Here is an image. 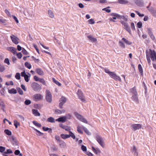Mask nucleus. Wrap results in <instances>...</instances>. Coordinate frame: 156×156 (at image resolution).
Here are the masks:
<instances>
[{
  "instance_id": "nucleus-9",
  "label": "nucleus",
  "mask_w": 156,
  "mask_h": 156,
  "mask_svg": "<svg viewBox=\"0 0 156 156\" xmlns=\"http://www.w3.org/2000/svg\"><path fill=\"white\" fill-rule=\"evenodd\" d=\"M142 126V125L140 124H133L131 126L132 129L134 131L141 129Z\"/></svg>"
},
{
  "instance_id": "nucleus-47",
  "label": "nucleus",
  "mask_w": 156,
  "mask_h": 156,
  "mask_svg": "<svg viewBox=\"0 0 156 156\" xmlns=\"http://www.w3.org/2000/svg\"><path fill=\"white\" fill-rule=\"evenodd\" d=\"M39 82L42 83L43 85H46L45 81L43 78H40L39 80Z\"/></svg>"
},
{
  "instance_id": "nucleus-8",
  "label": "nucleus",
  "mask_w": 156,
  "mask_h": 156,
  "mask_svg": "<svg viewBox=\"0 0 156 156\" xmlns=\"http://www.w3.org/2000/svg\"><path fill=\"white\" fill-rule=\"evenodd\" d=\"M43 98V96L40 94H37L33 96V99L35 101L41 100Z\"/></svg>"
},
{
  "instance_id": "nucleus-39",
  "label": "nucleus",
  "mask_w": 156,
  "mask_h": 156,
  "mask_svg": "<svg viewBox=\"0 0 156 156\" xmlns=\"http://www.w3.org/2000/svg\"><path fill=\"white\" fill-rule=\"evenodd\" d=\"M138 68L141 74L142 75L143 74V70L142 67L141 65L139 64L138 66Z\"/></svg>"
},
{
  "instance_id": "nucleus-14",
  "label": "nucleus",
  "mask_w": 156,
  "mask_h": 156,
  "mask_svg": "<svg viewBox=\"0 0 156 156\" xmlns=\"http://www.w3.org/2000/svg\"><path fill=\"white\" fill-rule=\"evenodd\" d=\"M59 126L62 129H65L67 131H69L71 130L70 127L66 126H64L62 124H59Z\"/></svg>"
},
{
  "instance_id": "nucleus-50",
  "label": "nucleus",
  "mask_w": 156,
  "mask_h": 156,
  "mask_svg": "<svg viewBox=\"0 0 156 156\" xmlns=\"http://www.w3.org/2000/svg\"><path fill=\"white\" fill-rule=\"evenodd\" d=\"M17 90L20 94L23 95V91L20 87L17 88Z\"/></svg>"
},
{
  "instance_id": "nucleus-31",
  "label": "nucleus",
  "mask_w": 156,
  "mask_h": 156,
  "mask_svg": "<svg viewBox=\"0 0 156 156\" xmlns=\"http://www.w3.org/2000/svg\"><path fill=\"white\" fill-rule=\"evenodd\" d=\"M48 14L49 16L51 18H53L54 17V15L53 12L51 10H48Z\"/></svg>"
},
{
  "instance_id": "nucleus-17",
  "label": "nucleus",
  "mask_w": 156,
  "mask_h": 156,
  "mask_svg": "<svg viewBox=\"0 0 156 156\" xmlns=\"http://www.w3.org/2000/svg\"><path fill=\"white\" fill-rule=\"evenodd\" d=\"M135 3L139 6L142 7L143 6L144 2L142 0H134Z\"/></svg>"
},
{
  "instance_id": "nucleus-53",
  "label": "nucleus",
  "mask_w": 156,
  "mask_h": 156,
  "mask_svg": "<svg viewBox=\"0 0 156 156\" xmlns=\"http://www.w3.org/2000/svg\"><path fill=\"white\" fill-rule=\"evenodd\" d=\"M5 68L4 66L0 64V71L1 72H3L5 70Z\"/></svg>"
},
{
  "instance_id": "nucleus-1",
  "label": "nucleus",
  "mask_w": 156,
  "mask_h": 156,
  "mask_svg": "<svg viewBox=\"0 0 156 156\" xmlns=\"http://www.w3.org/2000/svg\"><path fill=\"white\" fill-rule=\"evenodd\" d=\"M104 70L106 73L109 74L112 78L116 80H119L120 82L121 81L120 77L117 75L115 72H110L108 69L106 68L104 69Z\"/></svg>"
},
{
  "instance_id": "nucleus-28",
  "label": "nucleus",
  "mask_w": 156,
  "mask_h": 156,
  "mask_svg": "<svg viewBox=\"0 0 156 156\" xmlns=\"http://www.w3.org/2000/svg\"><path fill=\"white\" fill-rule=\"evenodd\" d=\"M8 92L11 94H16L17 93V91L15 89L12 88L8 90Z\"/></svg>"
},
{
  "instance_id": "nucleus-62",
  "label": "nucleus",
  "mask_w": 156,
  "mask_h": 156,
  "mask_svg": "<svg viewBox=\"0 0 156 156\" xmlns=\"http://www.w3.org/2000/svg\"><path fill=\"white\" fill-rule=\"evenodd\" d=\"M135 12L140 17L144 16V14H140L138 11H135Z\"/></svg>"
},
{
  "instance_id": "nucleus-49",
  "label": "nucleus",
  "mask_w": 156,
  "mask_h": 156,
  "mask_svg": "<svg viewBox=\"0 0 156 156\" xmlns=\"http://www.w3.org/2000/svg\"><path fill=\"white\" fill-rule=\"evenodd\" d=\"M33 124L35 126H37L38 127H40L41 126V124L38 123V122H36L35 121H33Z\"/></svg>"
},
{
  "instance_id": "nucleus-30",
  "label": "nucleus",
  "mask_w": 156,
  "mask_h": 156,
  "mask_svg": "<svg viewBox=\"0 0 156 156\" xmlns=\"http://www.w3.org/2000/svg\"><path fill=\"white\" fill-rule=\"evenodd\" d=\"M130 92L132 93L133 95L137 94L135 87H133L130 90Z\"/></svg>"
},
{
  "instance_id": "nucleus-63",
  "label": "nucleus",
  "mask_w": 156,
  "mask_h": 156,
  "mask_svg": "<svg viewBox=\"0 0 156 156\" xmlns=\"http://www.w3.org/2000/svg\"><path fill=\"white\" fill-rule=\"evenodd\" d=\"M5 63L7 64L8 65H10L9 60L8 58H6L4 61Z\"/></svg>"
},
{
  "instance_id": "nucleus-64",
  "label": "nucleus",
  "mask_w": 156,
  "mask_h": 156,
  "mask_svg": "<svg viewBox=\"0 0 156 156\" xmlns=\"http://www.w3.org/2000/svg\"><path fill=\"white\" fill-rule=\"evenodd\" d=\"M51 149L53 151H57V148L54 145H53L52 147H51Z\"/></svg>"
},
{
  "instance_id": "nucleus-15",
  "label": "nucleus",
  "mask_w": 156,
  "mask_h": 156,
  "mask_svg": "<svg viewBox=\"0 0 156 156\" xmlns=\"http://www.w3.org/2000/svg\"><path fill=\"white\" fill-rule=\"evenodd\" d=\"M137 149L136 148L135 146L133 147V148L131 150V151L133 153V154L134 156H138V153L137 152Z\"/></svg>"
},
{
  "instance_id": "nucleus-3",
  "label": "nucleus",
  "mask_w": 156,
  "mask_h": 156,
  "mask_svg": "<svg viewBox=\"0 0 156 156\" xmlns=\"http://www.w3.org/2000/svg\"><path fill=\"white\" fill-rule=\"evenodd\" d=\"M46 100L47 102L49 103H51L52 101V95L48 90H46Z\"/></svg>"
},
{
  "instance_id": "nucleus-56",
  "label": "nucleus",
  "mask_w": 156,
  "mask_h": 156,
  "mask_svg": "<svg viewBox=\"0 0 156 156\" xmlns=\"http://www.w3.org/2000/svg\"><path fill=\"white\" fill-rule=\"evenodd\" d=\"M77 130L78 132L82 134L83 133V132L82 130L81 129V127L80 126H77Z\"/></svg>"
},
{
  "instance_id": "nucleus-55",
  "label": "nucleus",
  "mask_w": 156,
  "mask_h": 156,
  "mask_svg": "<svg viewBox=\"0 0 156 156\" xmlns=\"http://www.w3.org/2000/svg\"><path fill=\"white\" fill-rule=\"evenodd\" d=\"M142 23L141 22H138L137 24V27L139 28H140L142 27Z\"/></svg>"
},
{
  "instance_id": "nucleus-7",
  "label": "nucleus",
  "mask_w": 156,
  "mask_h": 156,
  "mask_svg": "<svg viewBox=\"0 0 156 156\" xmlns=\"http://www.w3.org/2000/svg\"><path fill=\"white\" fill-rule=\"evenodd\" d=\"M96 139L97 141L102 147H104L105 144L103 139L101 136L99 135H97L96 136Z\"/></svg>"
},
{
  "instance_id": "nucleus-52",
  "label": "nucleus",
  "mask_w": 156,
  "mask_h": 156,
  "mask_svg": "<svg viewBox=\"0 0 156 156\" xmlns=\"http://www.w3.org/2000/svg\"><path fill=\"white\" fill-rule=\"evenodd\" d=\"M88 23L90 24H94L95 23V22L93 19H90V20H89L88 21Z\"/></svg>"
},
{
  "instance_id": "nucleus-44",
  "label": "nucleus",
  "mask_w": 156,
  "mask_h": 156,
  "mask_svg": "<svg viewBox=\"0 0 156 156\" xmlns=\"http://www.w3.org/2000/svg\"><path fill=\"white\" fill-rule=\"evenodd\" d=\"M53 81L56 84L58 85L59 86H60L61 85V84L59 82L56 80L54 78H52Z\"/></svg>"
},
{
  "instance_id": "nucleus-4",
  "label": "nucleus",
  "mask_w": 156,
  "mask_h": 156,
  "mask_svg": "<svg viewBox=\"0 0 156 156\" xmlns=\"http://www.w3.org/2000/svg\"><path fill=\"white\" fill-rule=\"evenodd\" d=\"M74 114L76 117L80 121L86 123H88L87 121L81 115L78 113L77 112H74Z\"/></svg>"
},
{
  "instance_id": "nucleus-22",
  "label": "nucleus",
  "mask_w": 156,
  "mask_h": 156,
  "mask_svg": "<svg viewBox=\"0 0 156 156\" xmlns=\"http://www.w3.org/2000/svg\"><path fill=\"white\" fill-rule=\"evenodd\" d=\"M87 37H88V39L92 42H96L97 41V39L96 38L94 37L91 36H88Z\"/></svg>"
},
{
  "instance_id": "nucleus-46",
  "label": "nucleus",
  "mask_w": 156,
  "mask_h": 156,
  "mask_svg": "<svg viewBox=\"0 0 156 156\" xmlns=\"http://www.w3.org/2000/svg\"><path fill=\"white\" fill-rule=\"evenodd\" d=\"M33 129L36 131L38 133H37V135L39 136H42L43 135V133L41 132L40 131H39V130H37V129H35V128H33Z\"/></svg>"
},
{
  "instance_id": "nucleus-45",
  "label": "nucleus",
  "mask_w": 156,
  "mask_h": 156,
  "mask_svg": "<svg viewBox=\"0 0 156 156\" xmlns=\"http://www.w3.org/2000/svg\"><path fill=\"white\" fill-rule=\"evenodd\" d=\"M118 2L121 4H124L128 3V2L125 0H119Z\"/></svg>"
},
{
  "instance_id": "nucleus-61",
  "label": "nucleus",
  "mask_w": 156,
  "mask_h": 156,
  "mask_svg": "<svg viewBox=\"0 0 156 156\" xmlns=\"http://www.w3.org/2000/svg\"><path fill=\"white\" fill-rule=\"evenodd\" d=\"M16 55L18 58L20 59L22 57V55L21 52H19L16 54Z\"/></svg>"
},
{
  "instance_id": "nucleus-38",
  "label": "nucleus",
  "mask_w": 156,
  "mask_h": 156,
  "mask_svg": "<svg viewBox=\"0 0 156 156\" xmlns=\"http://www.w3.org/2000/svg\"><path fill=\"white\" fill-rule=\"evenodd\" d=\"M25 66L28 69H30L31 68V64L28 62H26L25 63Z\"/></svg>"
},
{
  "instance_id": "nucleus-54",
  "label": "nucleus",
  "mask_w": 156,
  "mask_h": 156,
  "mask_svg": "<svg viewBox=\"0 0 156 156\" xmlns=\"http://www.w3.org/2000/svg\"><path fill=\"white\" fill-rule=\"evenodd\" d=\"M81 149L84 152L86 151L87 150L86 147L83 145H81Z\"/></svg>"
},
{
  "instance_id": "nucleus-16",
  "label": "nucleus",
  "mask_w": 156,
  "mask_h": 156,
  "mask_svg": "<svg viewBox=\"0 0 156 156\" xmlns=\"http://www.w3.org/2000/svg\"><path fill=\"white\" fill-rule=\"evenodd\" d=\"M7 50L12 53L14 54H15L16 53V49L13 47H8Z\"/></svg>"
},
{
  "instance_id": "nucleus-23",
  "label": "nucleus",
  "mask_w": 156,
  "mask_h": 156,
  "mask_svg": "<svg viewBox=\"0 0 156 156\" xmlns=\"http://www.w3.org/2000/svg\"><path fill=\"white\" fill-rule=\"evenodd\" d=\"M92 151L96 154H97L98 153H100L101 152V151L98 148L96 149L94 147L92 146Z\"/></svg>"
},
{
  "instance_id": "nucleus-2",
  "label": "nucleus",
  "mask_w": 156,
  "mask_h": 156,
  "mask_svg": "<svg viewBox=\"0 0 156 156\" xmlns=\"http://www.w3.org/2000/svg\"><path fill=\"white\" fill-rule=\"evenodd\" d=\"M31 87L32 89L36 92L39 91L41 89V86L36 82L33 83L31 84Z\"/></svg>"
},
{
  "instance_id": "nucleus-24",
  "label": "nucleus",
  "mask_w": 156,
  "mask_h": 156,
  "mask_svg": "<svg viewBox=\"0 0 156 156\" xmlns=\"http://www.w3.org/2000/svg\"><path fill=\"white\" fill-rule=\"evenodd\" d=\"M148 10L154 16L156 17V10L152 8L148 9Z\"/></svg>"
},
{
  "instance_id": "nucleus-33",
  "label": "nucleus",
  "mask_w": 156,
  "mask_h": 156,
  "mask_svg": "<svg viewBox=\"0 0 156 156\" xmlns=\"http://www.w3.org/2000/svg\"><path fill=\"white\" fill-rule=\"evenodd\" d=\"M82 128L83 129L84 131L88 135H91L90 133L89 132V131H88V130L87 129V128L84 127L83 126H82Z\"/></svg>"
},
{
  "instance_id": "nucleus-48",
  "label": "nucleus",
  "mask_w": 156,
  "mask_h": 156,
  "mask_svg": "<svg viewBox=\"0 0 156 156\" xmlns=\"http://www.w3.org/2000/svg\"><path fill=\"white\" fill-rule=\"evenodd\" d=\"M55 112L58 113V114H61L63 113H64L65 112V110H61L59 109H56L55 111Z\"/></svg>"
},
{
  "instance_id": "nucleus-42",
  "label": "nucleus",
  "mask_w": 156,
  "mask_h": 156,
  "mask_svg": "<svg viewBox=\"0 0 156 156\" xmlns=\"http://www.w3.org/2000/svg\"><path fill=\"white\" fill-rule=\"evenodd\" d=\"M14 125L16 128H17L18 127V126L20 125V124L16 120H15L14 121Z\"/></svg>"
},
{
  "instance_id": "nucleus-32",
  "label": "nucleus",
  "mask_w": 156,
  "mask_h": 156,
  "mask_svg": "<svg viewBox=\"0 0 156 156\" xmlns=\"http://www.w3.org/2000/svg\"><path fill=\"white\" fill-rule=\"evenodd\" d=\"M69 132V137H72L73 139H74L76 138L75 136L74 135V134L71 132L70 131V130H69V131H68Z\"/></svg>"
},
{
  "instance_id": "nucleus-41",
  "label": "nucleus",
  "mask_w": 156,
  "mask_h": 156,
  "mask_svg": "<svg viewBox=\"0 0 156 156\" xmlns=\"http://www.w3.org/2000/svg\"><path fill=\"white\" fill-rule=\"evenodd\" d=\"M5 133L7 135L10 136L12 134L11 132L8 129H5L4 130Z\"/></svg>"
},
{
  "instance_id": "nucleus-19",
  "label": "nucleus",
  "mask_w": 156,
  "mask_h": 156,
  "mask_svg": "<svg viewBox=\"0 0 156 156\" xmlns=\"http://www.w3.org/2000/svg\"><path fill=\"white\" fill-rule=\"evenodd\" d=\"M10 140L13 145H17V142L13 136H12L10 137Z\"/></svg>"
},
{
  "instance_id": "nucleus-60",
  "label": "nucleus",
  "mask_w": 156,
  "mask_h": 156,
  "mask_svg": "<svg viewBox=\"0 0 156 156\" xmlns=\"http://www.w3.org/2000/svg\"><path fill=\"white\" fill-rule=\"evenodd\" d=\"M5 147L2 146H0V152L1 153L5 151Z\"/></svg>"
},
{
  "instance_id": "nucleus-18",
  "label": "nucleus",
  "mask_w": 156,
  "mask_h": 156,
  "mask_svg": "<svg viewBox=\"0 0 156 156\" xmlns=\"http://www.w3.org/2000/svg\"><path fill=\"white\" fill-rule=\"evenodd\" d=\"M132 99L135 102L139 103V101L137 94L133 95L132 97Z\"/></svg>"
},
{
  "instance_id": "nucleus-13",
  "label": "nucleus",
  "mask_w": 156,
  "mask_h": 156,
  "mask_svg": "<svg viewBox=\"0 0 156 156\" xmlns=\"http://www.w3.org/2000/svg\"><path fill=\"white\" fill-rule=\"evenodd\" d=\"M147 29L148 31V33L151 38L153 40H155V37L153 34L150 28H147Z\"/></svg>"
},
{
  "instance_id": "nucleus-25",
  "label": "nucleus",
  "mask_w": 156,
  "mask_h": 156,
  "mask_svg": "<svg viewBox=\"0 0 156 156\" xmlns=\"http://www.w3.org/2000/svg\"><path fill=\"white\" fill-rule=\"evenodd\" d=\"M124 28L129 33H130L131 32V30L128 24L127 23L124 26Z\"/></svg>"
},
{
  "instance_id": "nucleus-57",
  "label": "nucleus",
  "mask_w": 156,
  "mask_h": 156,
  "mask_svg": "<svg viewBox=\"0 0 156 156\" xmlns=\"http://www.w3.org/2000/svg\"><path fill=\"white\" fill-rule=\"evenodd\" d=\"M110 8L109 7H108L107 8H104L102 9V10L105 11L109 13L111 12V10L108 9V8Z\"/></svg>"
},
{
  "instance_id": "nucleus-20",
  "label": "nucleus",
  "mask_w": 156,
  "mask_h": 156,
  "mask_svg": "<svg viewBox=\"0 0 156 156\" xmlns=\"http://www.w3.org/2000/svg\"><path fill=\"white\" fill-rule=\"evenodd\" d=\"M35 72L38 75L43 76L44 74V73L43 71L41 69L37 68L36 69Z\"/></svg>"
},
{
  "instance_id": "nucleus-34",
  "label": "nucleus",
  "mask_w": 156,
  "mask_h": 156,
  "mask_svg": "<svg viewBox=\"0 0 156 156\" xmlns=\"http://www.w3.org/2000/svg\"><path fill=\"white\" fill-rule=\"evenodd\" d=\"M146 57L148 63L150 64L151 60L150 59L149 53L147 51H146Z\"/></svg>"
},
{
  "instance_id": "nucleus-21",
  "label": "nucleus",
  "mask_w": 156,
  "mask_h": 156,
  "mask_svg": "<svg viewBox=\"0 0 156 156\" xmlns=\"http://www.w3.org/2000/svg\"><path fill=\"white\" fill-rule=\"evenodd\" d=\"M20 12L21 13L23 14L25 16L27 15L26 14L25 12L27 11V10L26 8H24L23 7H20Z\"/></svg>"
},
{
  "instance_id": "nucleus-36",
  "label": "nucleus",
  "mask_w": 156,
  "mask_h": 156,
  "mask_svg": "<svg viewBox=\"0 0 156 156\" xmlns=\"http://www.w3.org/2000/svg\"><path fill=\"white\" fill-rule=\"evenodd\" d=\"M61 137L64 139L69 138V135L65 134H61L60 135Z\"/></svg>"
},
{
  "instance_id": "nucleus-58",
  "label": "nucleus",
  "mask_w": 156,
  "mask_h": 156,
  "mask_svg": "<svg viewBox=\"0 0 156 156\" xmlns=\"http://www.w3.org/2000/svg\"><path fill=\"white\" fill-rule=\"evenodd\" d=\"M31 101L29 100H26L25 102V104L26 105H28L31 104Z\"/></svg>"
},
{
  "instance_id": "nucleus-40",
  "label": "nucleus",
  "mask_w": 156,
  "mask_h": 156,
  "mask_svg": "<svg viewBox=\"0 0 156 156\" xmlns=\"http://www.w3.org/2000/svg\"><path fill=\"white\" fill-rule=\"evenodd\" d=\"M29 76H28V75H27L26 76H24V78L26 82H28L29 81V78L30 77V74L28 73Z\"/></svg>"
},
{
  "instance_id": "nucleus-37",
  "label": "nucleus",
  "mask_w": 156,
  "mask_h": 156,
  "mask_svg": "<svg viewBox=\"0 0 156 156\" xmlns=\"http://www.w3.org/2000/svg\"><path fill=\"white\" fill-rule=\"evenodd\" d=\"M43 130L44 131H48V132L50 133L52 132V129L51 128H49L48 127H43L42 128Z\"/></svg>"
},
{
  "instance_id": "nucleus-6",
  "label": "nucleus",
  "mask_w": 156,
  "mask_h": 156,
  "mask_svg": "<svg viewBox=\"0 0 156 156\" xmlns=\"http://www.w3.org/2000/svg\"><path fill=\"white\" fill-rule=\"evenodd\" d=\"M77 94L79 99H80V100L82 102H85L86 101L84 96L83 95V93L81 90H78Z\"/></svg>"
},
{
  "instance_id": "nucleus-12",
  "label": "nucleus",
  "mask_w": 156,
  "mask_h": 156,
  "mask_svg": "<svg viewBox=\"0 0 156 156\" xmlns=\"http://www.w3.org/2000/svg\"><path fill=\"white\" fill-rule=\"evenodd\" d=\"M67 117L66 116H63L59 118L56 119V121L59 122H65L66 120Z\"/></svg>"
},
{
  "instance_id": "nucleus-26",
  "label": "nucleus",
  "mask_w": 156,
  "mask_h": 156,
  "mask_svg": "<svg viewBox=\"0 0 156 156\" xmlns=\"http://www.w3.org/2000/svg\"><path fill=\"white\" fill-rule=\"evenodd\" d=\"M32 112L33 114L36 116L40 115V114L39 112L37 110L33 109Z\"/></svg>"
},
{
  "instance_id": "nucleus-43",
  "label": "nucleus",
  "mask_w": 156,
  "mask_h": 156,
  "mask_svg": "<svg viewBox=\"0 0 156 156\" xmlns=\"http://www.w3.org/2000/svg\"><path fill=\"white\" fill-rule=\"evenodd\" d=\"M119 44L120 46L122 48H125V45L124 43L121 41H119Z\"/></svg>"
},
{
  "instance_id": "nucleus-35",
  "label": "nucleus",
  "mask_w": 156,
  "mask_h": 156,
  "mask_svg": "<svg viewBox=\"0 0 156 156\" xmlns=\"http://www.w3.org/2000/svg\"><path fill=\"white\" fill-rule=\"evenodd\" d=\"M47 121L50 122L54 123L55 122V120L53 118L50 117L47 119Z\"/></svg>"
},
{
  "instance_id": "nucleus-51",
  "label": "nucleus",
  "mask_w": 156,
  "mask_h": 156,
  "mask_svg": "<svg viewBox=\"0 0 156 156\" xmlns=\"http://www.w3.org/2000/svg\"><path fill=\"white\" fill-rule=\"evenodd\" d=\"M15 78L17 80H20V74L19 73H16L15 76Z\"/></svg>"
},
{
  "instance_id": "nucleus-27",
  "label": "nucleus",
  "mask_w": 156,
  "mask_h": 156,
  "mask_svg": "<svg viewBox=\"0 0 156 156\" xmlns=\"http://www.w3.org/2000/svg\"><path fill=\"white\" fill-rule=\"evenodd\" d=\"M28 12L27 16L29 18V19H30L32 18L34 16V14L33 13V12L32 11L31 12L27 11Z\"/></svg>"
},
{
  "instance_id": "nucleus-59",
  "label": "nucleus",
  "mask_w": 156,
  "mask_h": 156,
  "mask_svg": "<svg viewBox=\"0 0 156 156\" xmlns=\"http://www.w3.org/2000/svg\"><path fill=\"white\" fill-rule=\"evenodd\" d=\"M22 52L23 54L24 55H27L28 54V53L27 51L24 48H23L22 50Z\"/></svg>"
},
{
  "instance_id": "nucleus-11",
  "label": "nucleus",
  "mask_w": 156,
  "mask_h": 156,
  "mask_svg": "<svg viewBox=\"0 0 156 156\" xmlns=\"http://www.w3.org/2000/svg\"><path fill=\"white\" fill-rule=\"evenodd\" d=\"M10 37L12 41L15 44H17L19 43V42L18 41L19 38L16 36L12 35L10 36Z\"/></svg>"
},
{
  "instance_id": "nucleus-10",
  "label": "nucleus",
  "mask_w": 156,
  "mask_h": 156,
  "mask_svg": "<svg viewBox=\"0 0 156 156\" xmlns=\"http://www.w3.org/2000/svg\"><path fill=\"white\" fill-rule=\"evenodd\" d=\"M149 56L151 55V59L153 61H154L155 58H156V53L154 50L152 51L150 49L149 52Z\"/></svg>"
},
{
  "instance_id": "nucleus-5",
  "label": "nucleus",
  "mask_w": 156,
  "mask_h": 156,
  "mask_svg": "<svg viewBox=\"0 0 156 156\" xmlns=\"http://www.w3.org/2000/svg\"><path fill=\"white\" fill-rule=\"evenodd\" d=\"M67 99L64 96H62L59 99V102H60L59 107L60 109L63 108V105L66 102Z\"/></svg>"
},
{
  "instance_id": "nucleus-29",
  "label": "nucleus",
  "mask_w": 156,
  "mask_h": 156,
  "mask_svg": "<svg viewBox=\"0 0 156 156\" xmlns=\"http://www.w3.org/2000/svg\"><path fill=\"white\" fill-rule=\"evenodd\" d=\"M122 40L124 41V42L127 44L131 45L132 44V42H131L129 41L128 40H126L125 38H122Z\"/></svg>"
}]
</instances>
